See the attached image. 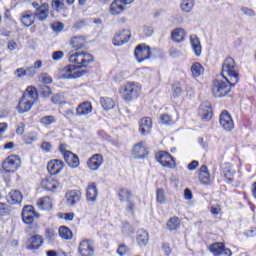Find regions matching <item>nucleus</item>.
Segmentation results:
<instances>
[{
  "label": "nucleus",
  "mask_w": 256,
  "mask_h": 256,
  "mask_svg": "<svg viewBox=\"0 0 256 256\" xmlns=\"http://www.w3.org/2000/svg\"><path fill=\"white\" fill-rule=\"evenodd\" d=\"M37 207L40 211H51L53 209V199L49 196L40 198L37 201Z\"/></svg>",
  "instance_id": "obj_24"
},
{
  "label": "nucleus",
  "mask_w": 256,
  "mask_h": 256,
  "mask_svg": "<svg viewBox=\"0 0 256 256\" xmlns=\"http://www.w3.org/2000/svg\"><path fill=\"white\" fill-rule=\"evenodd\" d=\"M199 181L202 185L211 183V174H209V169L205 165H202L199 170Z\"/></svg>",
  "instance_id": "obj_28"
},
{
  "label": "nucleus",
  "mask_w": 256,
  "mask_h": 256,
  "mask_svg": "<svg viewBox=\"0 0 256 256\" xmlns=\"http://www.w3.org/2000/svg\"><path fill=\"white\" fill-rule=\"evenodd\" d=\"M43 243V236L36 234L28 238L26 242V249H28V251H35L40 247H43Z\"/></svg>",
  "instance_id": "obj_14"
},
{
  "label": "nucleus",
  "mask_w": 256,
  "mask_h": 256,
  "mask_svg": "<svg viewBox=\"0 0 256 256\" xmlns=\"http://www.w3.org/2000/svg\"><path fill=\"white\" fill-rule=\"evenodd\" d=\"M42 95L44 97H49V95H51V88H49L48 86H44L42 88Z\"/></svg>",
  "instance_id": "obj_63"
},
{
  "label": "nucleus",
  "mask_w": 256,
  "mask_h": 256,
  "mask_svg": "<svg viewBox=\"0 0 256 256\" xmlns=\"http://www.w3.org/2000/svg\"><path fill=\"white\" fill-rule=\"evenodd\" d=\"M221 75L232 87L239 83V67L235 59L228 57L224 60Z\"/></svg>",
  "instance_id": "obj_3"
},
{
  "label": "nucleus",
  "mask_w": 256,
  "mask_h": 256,
  "mask_svg": "<svg viewBox=\"0 0 256 256\" xmlns=\"http://www.w3.org/2000/svg\"><path fill=\"white\" fill-rule=\"evenodd\" d=\"M93 112V104L89 101H84L76 107L77 117H87Z\"/></svg>",
  "instance_id": "obj_17"
},
{
  "label": "nucleus",
  "mask_w": 256,
  "mask_h": 256,
  "mask_svg": "<svg viewBox=\"0 0 256 256\" xmlns=\"http://www.w3.org/2000/svg\"><path fill=\"white\" fill-rule=\"evenodd\" d=\"M21 23L24 25V27H31V25L35 23V16L33 13L27 11L22 14Z\"/></svg>",
  "instance_id": "obj_34"
},
{
  "label": "nucleus",
  "mask_w": 256,
  "mask_h": 256,
  "mask_svg": "<svg viewBox=\"0 0 256 256\" xmlns=\"http://www.w3.org/2000/svg\"><path fill=\"white\" fill-rule=\"evenodd\" d=\"M36 17L39 21H45L49 17V4H42L37 8Z\"/></svg>",
  "instance_id": "obj_32"
},
{
  "label": "nucleus",
  "mask_w": 256,
  "mask_h": 256,
  "mask_svg": "<svg viewBox=\"0 0 256 256\" xmlns=\"http://www.w3.org/2000/svg\"><path fill=\"white\" fill-rule=\"evenodd\" d=\"M195 7V0H181L180 8L184 13H191Z\"/></svg>",
  "instance_id": "obj_36"
},
{
  "label": "nucleus",
  "mask_w": 256,
  "mask_h": 256,
  "mask_svg": "<svg viewBox=\"0 0 256 256\" xmlns=\"http://www.w3.org/2000/svg\"><path fill=\"white\" fill-rule=\"evenodd\" d=\"M52 103H55L56 105H61L63 103V97L61 95L53 96Z\"/></svg>",
  "instance_id": "obj_61"
},
{
  "label": "nucleus",
  "mask_w": 256,
  "mask_h": 256,
  "mask_svg": "<svg viewBox=\"0 0 256 256\" xmlns=\"http://www.w3.org/2000/svg\"><path fill=\"white\" fill-rule=\"evenodd\" d=\"M41 186L43 189H46V191H55L59 187V180L48 177L42 181Z\"/></svg>",
  "instance_id": "obj_25"
},
{
  "label": "nucleus",
  "mask_w": 256,
  "mask_h": 256,
  "mask_svg": "<svg viewBox=\"0 0 256 256\" xmlns=\"http://www.w3.org/2000/svg\"><path fill=\"white\" fill-rule=\"evenodd\" d=\"M65 197L67 205H70V207H74V205L78 203V201H81V193L77 191H69L66 193Z\"/></svg>",
  "instance_id": "obj_29"
},
{
  "label": "nucleus",
  "mask_w": 256,
  "mask_h": 256,
  "mask_svg": "<svg viewBox=\"0 0 256 256\" xmlns=\"http://www.w3.org/2000/svg\"><path fill=\"white\" fill-rule=\"evenodd\" d=\"M199 113L205 121H210L211 117H213V110L211 109V106L202 104L200 106Z\"/></svg>",
  "instance_id": "obj_33"
},
{
  "label": "nucleus",
  "mask_w": 256,
  "mask_h": 256,
  "mask_svg": "<svg viewBox=\"0 0 256 256\" xmlns=\"http://www.w3.org/2000/svg\"><path fill=\"white\" fill-rule=\"evenodd\" d=\"M184 198L187 200L193 199V193L189 189L184 190Z\"/></svg>",
  "instance_id": "obj_64"
},
{
  "label": "nucleus",
  "mask_w": 256,
  "mask_h": 256,
  "mask_svg": "<svg viewBox=\"0 0 256 256\" xmlns=\"http://www.w3.org/2000/svg\"><path fill=\"white\" fill-rule=\"evenodd\" d=\"M11 213L9 205L0 202V217H7Z\"/></svg>",
  "instance_id": "obj_43"
},
{
  "label": "nucleus",
  "mask_w": 256,
  "mask_h": 256,
  "mask_svg": "<svg viewBox=\"0 0 256 256\" xmlns=\"http://www.w3.org/2000/svg\"><path fill=\"white\" fill-rule=\"evenodd\" d=\"M103 155L94 154L87 161V167L90 171H97L103 165Z\"/></svg>",
  "instance_id": "obj_19"
},
{
  "label": "nucleus",
  "mask_w": 256,
  "mask_h": 256,
  "mask_svg": "<svg viewBox=\"0 0 256 256\" xmlns=\"http://www.w3.org/2000/svg\"><path fill=\"white\" fill-rule=\"evenodd\" d=\"M185 30L183 28H177L172 32V39L176 43H181V41H185Z\"/></svg>",
  "instance_id": "obj_37"
},
{
  "label": "nucleus",
  "mask_w": 256,
  "mask_h": 256,
  "mask_svg": "<svg viewBox=\"0 0 256 256\" xmlns=\"http://www.w3.org/2000/svg\"><path fill=\"white\" fill-rule=\"evenodd\" d=\"M160 123L162 125H173V118L169 114H163L160 116Z\"/></svg>",
  "instance_id": "obj_45"
},
{
  "label": "nucleus",
  "mask_w": 256,
  "mask_h": 256,
  "mask_svg": "<svg viewBox=\"0 0 256 256\" xmlns=\"http://www.w3.org/2000/svg\"><path fill=\"white\" fill-rule=\"evenodd\" d=\"M65 167V163L61 160H51L48 162L47 169L50 175H59L63 171V168Z\"/></svg>",
  "instance_id": "obj_18"
},
{
  "label": "nucleus",
  "mask_w": 256,
  "mask_h": 256,
  "mask_svg": "<svg viewBox=\"0 0 256 256\" xmlns=\"http://www.w3.org/2000/svg\"><path fill=\"white\" fill-rule=\"evenodd\" d=\"M156 159L162 165V167H167L168 169H175L177 167V162H175V158L171 156L166 151H159L156 153Z\"/></svg>",
  "instance_id": "obj_9"
},
{
  "label": "nucleus",
  "mask_w": 256,
  "mask_h": 256,
  "mask_svg": "<svg viewBox=\"0 0 256 256\" xmlns=\"http://www.w3.org/2000/svg\"><path fill=\"white\" fill-rule=\"evenodd\" d=\"M134 55L138 63H143V61L151 59V48L145 44H141L136 47Z\"/></svg>",
  "instance_id": "obj_12"
},
{
  "label": "nucleus",
  "mask_w": 256,
  "mask_h": 256,
  "mask_svg": "<svg viewBox=\"0 0 256 256\" xmlns=\"http://www.w3.org/2000/svg\"><path fill=\"white\" fill-rule=\"evenodd\" d=\"M39 79L42 83H44V85H51L53 83V78H51V76H49L47 73H42Z\"/></svg>",
  "instance_id": "obj_46"
},
{
  "label": "nucleus",
  "mask_w": 256,
  "mask_h": 256,
  "mask_svg": "<svg viewBox=\"0 0 256 256\" xmlns=\"http://www.w3.org/2000/svg\"><path fill=\"white\" fill-rule=\"evenodd\" d=\"M197 167H199V161L194 160L190 164H188L187 169L189 171H195V169H197Z\"/></svg>",
  "instance_id": "obj_59"
},
{
  "label": "nucleus",
  "mask_w": 256,
  "mask_h": 256,
  "mask_svg": "<svg viewBox=\"0 0 256 256\" xmlns=\"http://www.w3.org/2000/svg\"><path fill=\"white\" fill-rule=\"evenodd\" d=\"M100 103L104 111H111V109H115V100H113V98H101Z\"/></svg>",
  "instance_id": "obj_35"
},
{
  "label": "nucleus",
  "mask_w": 256,
  "mask_h": 256,
  "mask_svg": "<svg viewBox=\"0 0 256 256\" xmlns=\"http://www.w3.org/2000/svg\"><path fill=\"white\" fill-rule=\"evenodd\" d=\"M204 71H205V68H203V65H201V63L199 62H195L191 66V73L193 77H201Z\"/></svg>",
  "instance_id": "obj_39"
},
{
  "label": "nucleus",
  "mask_w": 256,
  "mask_h": 256,
  "mask_svg": "<svg viewBox=\"0 0 256 256\" xmlns=\"http://www.w3.org/2000/svg\"><path fill=\"white\" fill-rule=\"evenodd\" d=\"M46 238L50 241H53L55 239V230L53 229H47L46 230Z\"/></svg>",
  "instance_id": "obj_57"
},
{
  "label": "nucleus",
  "mask_w": 256,
  "mask_h": 256,
  "mask_svg": "<svg viewBox=\"0 0 256 256\" xmlns=\"http://www.w3.org/2000/svg\"><path fill=\"white\" fill-rule=\"evenodd\" d=\"M14 76L16 79H23V77H26L25 68H18L14 71Z\"/></svg>",
  "instance_id": "obj_50"
},
{
  "label": "nucleus",
  "mask_w": 256,
  "mask_h": 256,
  "mask_svg": "<svg viewBox=\"0 0 256 256\" xmlns=\"http://www.w3.org/2000/svg\"><path fill=\"white\" fill-rule=\"evenodd\" d=\"M209 251L214 256H231V249L225 247L223 242H216L209 246Z\"/></svg>",
  "instance_id": "obj_11"
},
{
  "label": "nucleus",
  "mask_w": 256,
  "mask_h": 256,
  "mask_svg": "<svg viewBox=\"0 0 256 256\" xmlns=\"http://www.w3.org/2000/svg\"><path fill=\"white\" fill-rule=\"evenodd\" d=\"M129 39H131V32L129 30H122L114 36L112 43L115 47H121L125 43H128Z\"/></svg>",
  "instance_id": "obj_15"
},
{
  "label": "nucleus",
  "mask_w": 256,
  "mask_h": 256,
  "mask_svg": "<svg viewBox=\"0 0 256 256\" xmlns=\"http://www.w3.org/2000/svg\"><path fill=\"white\" fill-rule=\"evenodd\" d=\"M25 73H26V77L33 78V77H35V74L37 72H36L35 68H33V66H30V67L25 68Z\"/></svg>",
  "instance_id": "obj_52"
},
{
  "label": "nucleus",
  "mask_w": 256,
  "mask_h": 256,
  "mask_svg": "<svg viewBox=\"0 0 256 256\" xmlns=\"http://www.w3.org/2000/svg\"><path fill=\"white\" fill-rule=\"evenodd\" d=\"M136 241L139 247H145L149 243V233L145 230H138Z\"/></svg>",
  "instance_id": "obj_30"
},
{
  "label": "nucleus",
  "mask_w": 256,
  "mask_h": 256,
  "mask_svg": "<svg viewBox=\"0 0 256 256\" xmlns=\"http://www.w3.org/2000/svg\"><path fill=\"white\" fill-rule=\"evenodd\" d=\"M60 152L62 153L67 165L71 167V169H77V167H79V156L67 150L65 144L60 145Z\"/></svg>",
  "instance_id": "obj_8"
},
{
  "label": "nucleus",
  "mask_w": 256,
  "mask_h": 256,
  "mask_svg": "<svg viewBox=\"0 0 256 256\" xmlns=\"http://www.w3.org/2000/svg\"><path fill=\"white\" fill-rule=\"evenodd\" d=\"M35 103H37V89H35L33 86H28L18 103V113H27L31 111V108L33 105H35Z\"/></svg>",
  "instance_id": "obj_4"
},
{
  "label": "nucleus",
  "mask_w": 256,
  "mask_h": 256,
  "mask_svg": "<svg viewBox=\"0 0 256 256\" xmlns=\"http://www.w3.org/2000/svg\"><path fill=\"white\" fill-rule=\"evenodd\" d=\"M142 86L137 82L128 81L124 83L119 88L120 96L126 103H131L133 99H137L139 97V93H141Z\"/></svg>",
  "instance_id": "obj_5"
},
{
  "label": "nucleus",
  "mask_w": 256,
  "mask_h": 256,
  "mask_svg": "<svg viewBox=\"0 0 256 256\" xmlns=\"http://www.w3.org/2000/svg\"><path fill=\"white\" fill-rule=\"evenodd\" d=\"M34 217H39L33 206H25L22 210V219L26 225H31L34 221Z\"/></svg>",
  "instance_id": "obj_16"
},
{
  "label": "nucleus",
  "mask_w": 256,
  "mask_h": 256,
  "mask_svg": "<svg viewBox=\"0 0 256 256\" xmlns=\"http://www.w3.org/2000/svg\"><path fill=\"white\" fill-rule=\"evenodd\" d=\"M7 201L10 205H19L23 201V194L18 190H11L7 195Z\"/></svg>",
  "instance_id": "obj_26"
},
{
  "label": "nucleus",
  "mask_w": 256,
  "mask_h": 256,
  "mask_svg": "<svg viewBox=\"0 0 256 256\" xmlns=\"http://www.w3.org/2000/svg\"><path fill=\"white\" fill-rule=\"evenodd\" d=\"M190 43L192 51L196 55V57H201L203 49L201 47V40H199V37L195 35L190 36Z\"/></svg>",
  "instance_id": "obj_27"
},
{
  "label": "nucleus",
  "mask_w": 256,
  "mask_h": 256,
  "mask_svg": "<svg viewBox=\"0 0 256 256\" xmlns=\"http://www.w3.org/2000/svg\"><path fill=\"white\" fill-rule=\"evenodd\" d=\"M185 97V92L183 88L179 85L173 86V99H183Z\"/></svg>",
  "instance_id": "obj_41"
},
{
  "label": "nucleus",
  "mask_w": 256,
  "mask_h": 256,
  "mask_svg": "<svg viewBox=\"0 0 256 256\" xmlns=\"http://www.w3.org/2000/svg\"><path fill=\"white\" fill-rule=\"evenodd\" d=\"M63 23H60V22H54L52 24V29L53 31H55L56 33H59L61 32V30L63 29Z\"/></svg>",
  "instance_id": "obj_56"
},
{
  "label": "nucleus",
  "mask_w": 256,
  "mask_h": 256,
  "mask_svg": "<svg viewBox=\"0 0 256 256\" xmlns=\"http://www.w3.org/2000/svg\"><path fill=\"white\" fill-rule=\"evenodd\" d=\"M63 57H65V54L63 53V51H56L52 54L53 61H59L63 59Z\"/></svg>",
  "instance_id": "obj_54"
},
{
  "label": "nucleus",
  "mask_w": 256,
  "mask_h": 256,
  "mask_svg": "<svg viewBox=\"0 0 256 256\" xmlns=\"http://www.w3.org/2000/svg\"><path fill=\"white\" fill-rule=\"evenodd\" d=\"M235 174V170H224V175L226 179L228 180V183H233V175Z\"/></svg>",
  "instance_id": "obj_51"
},
{
  "label": "nucleus",
  "mask_w": 256,
  "mask_h": 256,
  "mask_svg": "<svg viewBox=\"0 0 256 256\" xmlns=\"http://www.w3.org/2000/svg\"><path fill=\"white\" fill-rule=\"evenodd\" d=\"M34 141H37V135L31 134L25 138V143H27V145H31Z\"/></svg>",
  "instance_id": "obj_58"
},
{
  "label": "nucleus",
  "mask_w": 256,
  "mask_h": 256,
  "mask_svg": "<svg viewBox=\"0 0 256 256\" xmlns=\"http://www.w3.org/2000/svg\"><path fill=\"white\" fill-rule=\"evenodd\" d=\"M156 201L160 203V205H165L167 203V198L165 197V190L159 188L156 191Z\"/></svg>",
  "instance_id": "obj_42"
},
{
  "label": "nucleus",
  "mask_w": 256,
  "mask_h": 256,
  "mask_svg": "<svg viewBox=\"0 0 256 256\" xmlns=\"http://www.w3.org/2000/svg\"><path fill=\"white\" fill-rule=\"evenodd\" d=\"M67 59L70 65L65 66L60 70L62 79H79L87 75V67L93 63V55L85 51L72 50L67 54Z\"/></svg>",
  "instance_id": "obj_1"
},
{
  "label": "nucleus",
  "mask_w": 256,
  "mask_h": 256,
  "mask_svg": "<svg viewBox=\"0 0 256 256\" xmlns=\"http://www.w3.org/2000/svg\"><path fill=\"white\" fill-rule=\"evenodd\" d=\"M133 197V191L129 188H120L118 190L120 203H126L124 211L128 217H135V212L139 209V205H141V198L136 196L134 200Z\"/></svg>",
  "instance_id": "obj_2"
},
{
  "label": "nucleus",
  "mask_w": 256,
  "mask_h": 256,
  "mask_svg": "<svg viewBox=\"0 0 256 256\" xmlns=\"http://www.w3.org/2000/svg\"><path fill=\"white\" fill-rule=\"evenodd\" d=\"M56 119L55 116H44L40 119V123L42 125H53L55 123Z\"/></svg>",
  "instance_id": "obj_44"
},
{
  "label": "nucleus",
  "mask_w": 256,
  "mask_h": 256,
  "mask_svg": "<svg viewBox=\"0 0 256 256\" xmlns=\"http://www.w3.org/2000/svg\"><path fill=\"white\" fill-rule=\"evenodd\" d=\"M127 6L123 3V0H114L109 7V13L111 15H122L126 11Z\"/></svg>",
  "instance_id": "obj_21"
},
{
  "label": "nucleus",
  "mask_w": 256,
  "mask_h": 256,
  "mask_svg": "<svg viewBox=\"0 0 256 256\" xmlns=\"http://www.w3.org/2000/svg\"><path fill=\"white\" fill-rule=\"evenodd\" d=\"M231 87H233V85L228 81L215 80L212 85V93L214 97H225L226 95H229Z\"/></svg>",
  "instance_id": "obj_7"
},
{
  "label": "nucleus",
  "mask_w": 256,
  "mask_h": 256,
  "mask_svg": "<svg viewBox=\"0 0 256 256\" xmlns=\"http://www.w3.org/2000/svg\"><path fill=\"white\" fill-rule=\"evenodd\" d=\"M240 11L243 13V15H246L247 17H255V10L249 7H242Z\"/></svg>",
  "instance_id": "obj_48"
},
{
  "label": "nucleus",
  "mask_w": 256,
  "mask_h": 256,
  "mask_svg": "<svg viewBox=\"0 0 256 256\" xmlns=\"http://www.w3.org/2000/svg\"><path fill=\"white\" fill-rule=\"evenodd\" d=\"M58 218L64 219V221H73V219H75V213H59Z\"/></svg>",
  "instance_id": "obj_47"
},
{
  "label": "nucleus",
  "mask_w": 256,
  "mask_h": 256,
  "mask_svg": "<svg viewBox=\"0 0 256 256\" xmlns=\"http://www.w3.org/2000/svg\"><path fill=\"white\" fill-rule=\"evenodd\" d=\"M41 149L46 153H50V151H52L53 149V146L49 142H43L41 145Z\"/></svg>",
  "instance_id": "obj_55"
},
{
  "label": "nucleus",
  "mask_w": 256,
  "mask_h": 256,
  "mask_svg": "<svg viewBox=\"0 0 256 256\" xmlns=\"http://www.w3.org/2000/svg\"><path fill=\"white\" fill-rule=\"evenodd\" d=\"M65 0H52V7L53 9H56V11H60V9H63Z\"/></svg>",
  "instance_id": "obj_49"
},
{
  "label": "nucleus",
  "mask_w": 256,
  "mask_h": 256,
  "mask_svg": "<svg viewBox=\"0 0 256 256\" xmlns=\"http://www.w3.org/2000/svg\"><path fill=\"white\" fill-rule=\"evenodd\" d=\"M210 212L212 215H219L221 213V204L212 205Z\"/></svg>",
  "instance_id": "obj_53"
},
{
  "label": "nucleus",
  "mask_w": 256,
  "mask_h": 256,
  "mask_svg": "<svg viewBox=\"0 0 256 256\" xmlns=\"http://www.w3.org/2000/svg\"><path fill=\"white\" fill-rule=\"evenodd\" d=\"M78 253L81 256H93L95 255V246L91 240H83L78 247Z\"/></svg>",
  "instance_id": "obj_13"
},
{
  "label": "nucleus",
  "mask_w": 256,
  "mask_h": 256,
  "mask_svg": "<svg viewBox=\"0 0 256 256\" xmlns=\"http://www.w3.org/2000/svg\"><path fill=\"white\" fill-rule=\"evenodd\" d=\"M21 168V157L12 154L2 162V169L5 173H16Z\"/></svg>",
  "instance_id": "obj_6"
},
{
  "label": "nucleus",
  "mask_w": 256,
  "mask_h": 256,
  "mask_svg": "<svg viewBox=\"0 0 256 256\" xmlns=\"http://www.w3.org/2000/svg\"><path fill=\"white\" fill-rule=\"evenodd\" d=\"M7 127H9L7 123L5 122L0 123V137H3V135H5V131H7Z\"/></svg>",
  "instance_id": "obj_62"
},
{
  "label": "nucleus",
  "mask_w": 256,
  "mask_h": 256,
  "mask_svg": "<svg viewBox=\"0 0 256 256\" xmlns=\"http://www.w3.org/2000/svg\"><path fill=\"white\" fill-rule=\"evenodd\" d=\"M149 153L145 142L137 143L132 148V155L135 159H143Z\"/></svg>",
  "instance_id": "obj_20"
},
{
  "label": "nucleus",
  "mask_w": 256,
  "mask_h": 256,
  "mask_svg": "<svg viewBox=\"0 0 256 256\" xmlns=\"http://www.w3.org/2000/svg\"><path fill=\"white\" fill-rule=\"evenodd\" d=\"M97 184L95 182H90L86 188V198L87 201H90L91 203H95L97 201Z\"/></svg>",
  "instance_id": "obj_23"
},
{
  "label": "nucleus",
  "mask_w": 256,
  "mask_h": 256,
  "mask_svg": "<svg viewBox=\"0 0 256 256\" xmlns=\"http://www.w3.org/2000/svg\"><path fill=\"white\" fill-rule=\"evenodd\" d=\"M153 129V120L150 117H144L139 121V131L141 135H149Z\"/></svg>",
  "instance_id": "obj_22"
},
{
  "label": "nucleus",
  "mask_w": 256,
  "mask_h": 256,
  "mask_svg": "<svg viewBox=\"0 0 256 256\" xmlns=\"http://www.w3.org/2000/svg\"><path fill=\"white\" fill-rule=\"evenodd\" d=\"M127 251H128V249H127V246H125V245H120V246L118 247V249H117V253H118V255H120V256L126 255V254H127Z\"/></svg>",
  "instance_id": "obj_60"
},
{
  "label": "nucleus",
  "mask_w": 256,
  "mask_h": 256,
  "mask_svg": "<svg viewBox=\"0 0 256 256\" xmlns=\"http://www.w3.org/2000/svg\"><path fill=\"white\" fill-rule=\"evenodd\" d=\"M179 227H181V220L179 219V217L174 216L168 220L167 228L169 229V231H177Z\"/></svg>",
  "instance_id": "obj_38"
},
{
  "label": "nucleus",
  "mask_w": 256,
  "mask_h": 256,
  "mask_svg": "<svg viewBox=\"0 0 256 256\" xmlns=\"http://www.w3.org/2000/svg\"><path fill=\"white\" fill-rule=\"evenodd\" d=\"M87 40L83 36H75L71 39L70 45L73 49H83Z\"/></svg>",
  "instance_id": "obj_31"
},
{
  "label": "nucleus",
  "mask_w": 256,
  "mask_h": 256,
  "mask_svg": "<svg viewBox=\"0 0 256 256\" xmlns=\"http://www.w3.org/2000/svg\"><path fill=\"white\" fill-rule=\"evenodd\" d=\"M58 232H59L60 237L62 239H65L66 241L73 239V232L68 227L61 226L59 228Z\"/></svg>",
  "instance_id": "obj_40"
},
{
  "label": "nucleus",
  "mask_w": 256,
  "mask_h": 256,
  "mask_svg": "<svg viewBox=\"0 0 256 256\" xmlns=\"http://www.w3.org/2000/svg\"><path fill=\"white\" fill-rule=\"evenodd\" d=\"M219 123L224 131H233V129H235L233 117H231V114L227 112V110L222 111L220 114Z\"/></svg>",
  "instance_id": "obj_10"
}]
</instances>
